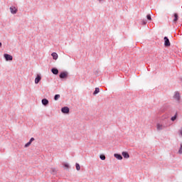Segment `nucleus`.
Here are the masks:
<instances>
[{"mask_svg":"<svg viewBox=\"0 0 182 182\" xmlns=\"http://www.w3.org/2000/svg\"><path fill=\"white\" fill-rule=\"evenodd\" d=\"M70 112V109H69L68 107H64L61 108V112L64 114H67Z\"/></svg>","mask_w":182,"mask_h":182,"instance_id":"3","label":"nucleus"},{"mask_svg":"<svg viewBox=\"0 0 182 182\" xmlns=\"http://www.w3.org/2000/svg\"><path fill=\"white\" fill-rule=\"evenodd\" d=\"M41 105H43V106H48L49 105V100L46 98L42 99Z\"/></svg>","mask_w":182,"mask_h":182,"instance_id":"5","label":"nucleus"},{"mask_svg":"<svg viewBox=\"0 0 182 182\" xmlns=\"http://www.w3.org/2000/svg\"><path fill=\"white\" fill-rule=\"evenodd\" d=\"M173 16L174 17V19L173 20V23H176V22L178 21V16L177 15V14L174 13V14H173Z\"/></svg>","mask_w":182,"mask_h":182,"instance_id":"14","label":"nucleus"},{"mask_svg":"<svg viewBox=\"0 0 182 182\" xmlns=\"http://www.w3.org/2000/svg\"><path fill=\"white\" fill-rule=\"evenodd\" d=\"M178 134H181V136H182V129L178 131Z\"/></svg>","mask_w":182,"mask_h":182,"instance_id":"27","label":"nucleus"},{"mask_svg":"<svg viewBox=\"0 0 182 182\" xmlns=\"http://www.w3.org/2000/svg\"><path fill=\"white\" fill-rule=\"evenodd\" d=\"M166 128V125L161 124H156V130L161 131L164 130V129Z\"/></svg>","mask_w":182,"mask_h":182,"instance_id":"4","label":"nucleus"},{"mask_svg":"<svg viewBox=\"0 0 182 182\" xmlns=\"http://www.w3.org/2000/svg\"><path fill=\"white\" fill-rule=\"evenodd\" d=\"M4 58L5 59V61H11L13 60V56L10 54L5 53L4 54Z\"/></svg>","mask_w":182,"mask_h":182,"instance_id":"2","label":"nucleus"},{"mask_svg":"<svg viewBox=\"0 0 182 182\" xmlns=\"http://www.w3.org/2000/svg\"><path fill=\"white\" fill-rule=\"evenodd\" d=\"M171 43H170V40L168 39V37H164V46H165V48H168L170 47Z\"/></svg>","mask_w":182,"mask_h":182,"instance_id":"1","label":"nucleus"},{"mask_svg":"<svg viewBox=\"0 0 182 182\" xmlns=\"http://www.w3.org/2000/svg\"><path fill=\"white\" fill-rule=\"evenodd\" d=\"M0 47H2V43H0Z\"/></svg>","mask_w":182,"mask_h":182,"instance_id":"28","label":"nucleus"},{"mask_svg":"<svg viewBox=\"0 0 182 182\" xmlns=\"http://www.w3.org/2000/svg\"><path fill=\"white\" fill-rule=\"evenodd\" d=\"M99 92H100L99 87H96L95 90V92H92V95H96L99 94Z\"/></svg>","mask_w":182,"mask_h":182,"instance_id":"15","label":"nucleus"},{"mask_svg":"<svg viewBox=\"0 0 182 182\" xmlns=\"http://www.w3.org/2000/svg\"><path fill=\"white\" fill-rule=\"evenodd\" d=\"M75 166L76 167V171L80 170V166L79 165V164L76 163L75 164Z\"/></svg>","mask_w":182,"mask_h":182,"instance_id":"19","label":"nucleus"},{"mask_svg":"<svg viewBox=\"0 0 182 182\" xmlns=\"http://www.w3.org/2000/svg\"><path fill=\"white\" fill-rule=\"evenodd\" d=\"M10 12L11 14H17V9L15 6L10 7Z\"/></svg>","mask_w":182,"mask_h":182,"instance_id":"8","label":"nucleus"},{"mask_svg":"<svg viewBox=\"0 0 182 182\" xmlns=\"http://www.w3.org/2000/svg\"><path fill=\"white\" fill-rule=\"evenodd\" d=\"M146 18H147V20L149 21H151V16H150V14H147V16H146Z\"/></svg>","mask_w":182,"mask_h":182,"instance_id":"20","label":"nucleus"},{"mask_svg":"<svg viewBox=\"0 0 182 182\" xmlns=\"http://www.w3.org/2000/svg\"><path fill=\"white\" fill-rule=\"evenodd\" d=\"M147 24V22L145 20L141 21V25H146Z\"/></svg>","mask_w":182,"mask_h":182,"instance_id":"23","label":"nucleus"},{"mask_svg":"<svg viewBox=\"0 0 182 182\" xmlns=\"http://www.w3.org/2000/svg\"><path fill=\"white\" fill-rule=\"evenodd\" d=\"M50 72L52 73V74L57 75L59 73L58 69H56L55 68L50 69Z\"/></svg>","mask_w":182,"mask_h":182,"instance_id":"11","label":"nucleus"},{"mask_svg":"<svg viewBox=\"0 0 182 182\" xmlns=\"http://www.w3.org/2000/svg\"><path fill=\"white\" fill-rule=\"evenodd\" d=\"M56 173V168H53L50 171V174L55 175Z\"/></svg>","mask_w":182,"mask_h":182,"instance_id":"17","label":"nucleus"},{"mask_svg":"<svg viewBox=\"0 0 182 182\" xmlns=\"http://www.w3.org/2000/svg\"><path fill=\"white\" fill-rule=\"evenodd\" d=\"M176 119H177V113H176L174 116L171 117V122L176 121Z\"/></svg>","mask_w":182,"mask_h":182,"instance_id":"18","label":"nucleus"},{"mask_svg":"<svg viewBox=\"0 0 182 182\" xmlns=\"http://www.w3.org/2000/svg\"><path fill=\"white\" fill-rule=\"evenodd\" d=\"M122 156L124 157V159H129V154L127 151L122 152Z\"/></svg>","mask_w":182,"mask_h":182,"instance_id":"12","label":"nucleus"},{"mask_svg":"<svg viewBox=\"0 0 182 182\" xmlns=\"http://www.w3.org/2000/svg\"><path fill=\"white\" fill-rule=\"evenodd\" d=\"M35 139L34 138H31L29 139V141H28V143H32L33 141H34Z\"/></svg>","mask_w":182,"mask_h":182,"instance_id":"25","label":"nucleus"},{"mask_svg":"<svg viewBox=\"0 0 182 182\" xmlns=\"http://www.w3.org/2000/svg\"><path fill=\"white\" fill-rule=\"evenodd\" d=\"M181 81L182 82V77L181 78Z\"/></svg>","mask_w":182,"mask_h":182,"instance_id":"29","label":"nucleus"},{"mask_svg":"<svg viewBox=\"0 0 182 182\" xmlns=\"http://www.w3.org/2000/svg\"><path fill=\"white\" fill-rule=\"evenodd\" d=\"M60 99V95H55V96H53V100L57 101Z\"/></svg>","mask_w":182,"mask_h":182,"instance_id":"16","label":"nucleus"},{"mask_svg":"<svg viewBox=\"0 0 182 182\" xmlns=\"http://www.w3.org/2000/svg\"><path fill=\"white\" fill-rule=\"evenodd\" d=\"M100 160H102V161H105V155H103V154L100 155Z\"/></svg>","mask_w":182,"mask_h":182,"instance_id":"21","label":"nucleus"},{"mask_svg":"<svg viewBox=\"0 0 182 182\" xmlns=\"http://www.w3.org/2000/svg\"><path fill=\"white\" fill-rule=\"evenodd\" d=\"M64 167H65V168H69V166H68V164H64Z\"/></svg>","mask_w":182,"mask_h":182,"instance_id":"26","label":"nucleus"},{"mask_svg":"<svg viewBox=\"0 0 182 182\" xmlns=\"http://www.w3.org/2000/svg\"><path fill=\"white\" fill-rule=\"evenodd\" d=\"M178 154H182V144H181V148L178 149Z\"/></svg>","mask_w":182,"mask_h":182,"instance_id":"22","label":"nucleus"},{"mask_svg":"<svg viewBox=\"0 0 182 182\" xmlns=\"http://www.w3.org/2000/svg\"><path fill=\"white\" fill-rule=\"evenodd\" d=\"M31 142H28V143L25 144L24 147H25V148L29 147V146L31 145Z\"/></svg>","mask_w":182,"mask_h":182,"instance_id":"24","label":"nucleus"},{"mask_svg":"<svg viewBox=\"0 0 182 182\" xmlns=\"http://www.w3.org/2000/svg\"><path fill=\"white\" fill-rule=\"evenodd\" d=\"M173 98L177 101L180 100V94L178 93V92H174Z\"/></svg>","mask_w":182,"mask_h":182,"instance_id":"7","label":"nucleus"},{"mask_svg":"<svg viewBox=\"0 0 182 182\" xmlns=\"http://www.w3.org/2000/svg\"><path fill=\"white\" fill-rule=\"evenodd\" d=\"M40 80H41V76L39 74H37V76L36 77L34 82L36 84H38V82H40Z\"/></svg>","mask_w":182,"mask_h":182,"instance_id":"10","label":"nucleus"},{"mask_svg":"<svg viewBox=\"0 0 182 182\" xmlns=\"http://www.w3.org/2000/svg\"><path fill=\"white\" fill-rule=\"evenodd\" d=\"M114 158L118 160H122L124 157L120 154H114Z\"/></svg>","mask_w":182,"mask_h":182,"instance_id":"9","label":"nucleus"},{"mask_svg":"<svg viewBox=\"0 0 182 182\" xmlns=\"http://www.w3.org/2000/svg\"><path fill=\"white\" fill-rule=\"evenodd\" d=\"M51 55L53 60H56L57 59H58V54H57L56 53H52Z\"/></svg>","mask_w":182,"mask_h":182,"instance_id":"13","label":"nucleus"},{"mask_svg":"<svg viewBox=\"0 0 182 182\" xmlns=\"http://www.w3.org/2000/svg\"><path fill=\"white\" fill-rule=\"evenodd\" d=\"M67 76H68L67 72L60 73V79H65V78H67Z\"/></svg>","mask_w":182,"mask_h":182,"instance_id":"6","label":"nucleus"}]
</instances>
